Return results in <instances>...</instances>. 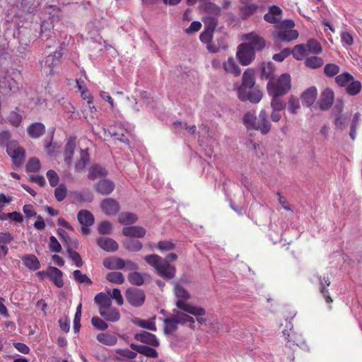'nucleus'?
Returning a JSON list of instances; mask_svg holds the SVG:
<instances>
[{
    "label": "nucleus",
    "mask_w": 362,
    "mask_h": 362,
    "mask_svg": "<svg viewBox=\"0 0 362 362\" xmlns=\"http://www.w3.org/2000/svg\"><path fill=\"white\" fill-rule=\"evenodd\" d=\"M144 259L163 279L170 280L175 276L176 268L169 263L168 259L163 258L158 255L152 254L146 255Z\"/></svg>",
    "instance_id": "nucleus-1"
},
{
    "label": "nucleus",
    "mask_w": 362,
    "mask_h": 362,
    "mask_svg": "<svg viewBox=\"0 0 362 362\" xmlns=\"http://www.w3.org/2000/svg\"><path fill=\"white\" fill-rule=\"evenodd\" d=\"M174 293L177 298L175 305L178 309L194 316L205 315L206 310L204 308L188 303L191 296L183 286L176 284L174 287Z\"/></svg>",
    "instance_id": "nucleus-2"
},
{
    "label": "nucleus",
    "mask_w": 362,
    "mask_h": 362,
    "mask_svg": "<svg viewBox=\"0 0 362 362\" xmlns=\"http://www.w3.org/2000/svg\"><path fill=\"white\" fill-rule=\"evenodd\" d=\"M94 302L98 307L100 315L106 321L115 322L120 319L119 310L112 307V300L107 294L98 293L94 297Z\"/></svg>",
    "instance_id": "nucleus-3"
},
{
    "label": "nucleus",
    "mask_w": 362,
    "mask_h": 362,
    "mask_svg": "<svg viewBox=\"0 0 362 362\" xmlns=\"http://www.w3.org/2000/svg\"><path fill=\"white\" fill-rule=\"evenodd\" d=\"M294 26L295 23L292 20L282 21L275 26V30L272 33L273 38L281 42H291L297 39L298 33L292 29Z\"/></svg>",
    "instance_id": "nucleus-4"
},
{
    "label": "nucleus",
    "mask_w": 362,
    "mask_h": 362,
    "mask_svg": "<svg viewBox=\"0 0 362 362\" xmlns=\"http://www.w3.org/2000/svg\"><path fill=\"white\" fill-rule=\"evenodd\" d=\"M268 94L284 95L291 88V76L288 74H281L276 80L270 79L267 85Z\"/></svg>",
    "instance_id": "nucleus-5"
},
{
    "label": "nucleus",
    "mask_w": 362,
    "mask_h": 362,
    "mask_svg": "<svg viewBox=\"0 0 362 362\" xmlns=\"http://www.w3.org/2000/svg\"><path fill=\"white\" fill-rule=\"evenodd\" d=\"M63 44L59 46V49L49 54L42 61V67L47 76H52L58 72L61 63V58L63 55Z\"/></svg>",
    "instance_id": "nucleus-6"
},
{
    "label": "nucleus",
    "mask_w": 362,
    "mask_h": 362,
    "mask_svg": "<svg viewBox=\"0 0 362 362\" xmlns=\"http://www.w3.org/2000/svg\"><path fill=\"white\" fill-rule=\"evenodd\" d=\"M237 57L242 65L247 66L255 59V52L250 45L242 43L238 47Z\"/></svg>",
    "instance_id": "nucleus-7"
},
{
    "label": "nucleus",
    "mask_w": 362,
    "mask_h": 362,
    "mask_svg": "<svg viewBox=\"0 0 362 362\" xmlns=\"http://www.w3.org/2000/svg\"><path fill=\"white\" fill-rule=\"evenodd\" d=\"M125 296L127 302L134 307L141 306L146 299L144 291L136 288H129L126 291Z\"/></svg>",
    "instance_id": "nucleus-8"
},
{
    "label": "nucleus",
    "mask_w": 362,
    "mask_h": 362,
    "mask_svg": "<svg viewBox=\"0 0 362 362\" xmlns=\"http://www.w3.org/2000/svg\"><path fill=\"white\" fill-rule=\"evenodd\" d=\"M243 40L247 41L245 43L250 45L255 52L262 51L266 47L265 40L255 32L244 35Z\"/></svg>",
    "instance_id": "nucleus-9"
},
{
    "label": "nucleus",
    "mask_w": 362,
    "mask_h": 362,
    "mask_svg": "<svg viewBox=\"0 0 362 362\" xmlns=\"http://www.w3.org/2000/svg\"><path fill=\"white\" fill-rule=\"evenodd\" d=\"M6 152L14 163H21L25 157V151L16 141H10L6 145Z\"/></svg>",
    "instance_id": "nucleus-10"
},
{
    "label": "nucleus",
    "mask_w": 362,
    "mask_h": 362,
    "mask_svg": "<svg viewBox=\"0 0 362 362\" xmlns=\"http://www.w3.org/2000/svg\"><path fill=\"white\" fill-rule=\"evenodd\" d=\"M0 88L7 94L10 92H15L18 87L16 81L6 71L0 75Z\"/></svg>",
    "instance_id": "nucleus-11"
},
{
    "label": "nucleus",
    "mask_w": 362,
    "mask_h": 362,
    "mask_svg": "<svg viewBox=\"0 0 362 362\" xmlns=\"http://www.w3.org/2000/svg\"><path fill=\"white\" fill-rule=\"evenodd\" d=\"M238 95L240 100H250L252 103H258L262 98V93L259 90H251L247 92V90L243 88H238Z\"/></svg>",
    "instance_id": "nucleus-12"
},
{
    "label": "nucleus",
    "mask_w": 362,
    "mask_h": 362,
    "mask_svg": "<svg viewBox=\"0 0 362 362\" xmlns=\"http://www.w3.org/2000/svg\"><path fill=\"white\" fill-rule=\"evenodd\" d=\"M282 13L283 11L279 6L272 5L269 6V11L264 14V20L269 23L278 25L281 22Z\"/></svg>",
    "instance_id": "nucleus-13"
},
{
    "label": "nucleus",
    "mask_w": 362,
    "mask_h": 362,
    "mask_svg": "<svg viewBox=\"0 0 362 362\" xmlns=\"http://www.w3.org/2000/svg\"><path fill=\"white\" fill-rule=\"evenodd\" d=\"M100 207L103 213L108 216L116 214L119 210V203L112 198L103 199L100 203Z\"/></svg>",
    "instance_id": "nucleus-14"
},
{
    "label": "nucleus",
    "mask_w": 362,
    "mask_h": 362,
    "mask_svg": "<svg viewBox=\"0 0 362 362\" xmlns=\"http://www.w3.org/2000/svg\"><path fill=\"white\" fill-rule=\"evenodd\" d=\"M334 94L332 89H325L320 96L319 107L322 110H329L334 102Z\"/></svg>",
    "instance_id": "nucleus-15"
},
{
    "label": "nucleus",
    "mask_w": 362,
    "mask_h": 362,
    "mask_svg": "<svg viewBox=\"0 0 362 362\" xmlns=\"http://www.w3.org/2000/svg\"><path fill=\"white\" fill-rule=\"evenodd\" d=\"M257 123L256 130L259 131L262 134H267L270 131L272 125L268 119V114L265 110L260 111Z\"/></svg>",
    "instance_id": "nucleus-16"
},
{
    "label": "nucleus",
    "mask_w": 362,
    "mask_h": 362,
    "mask_svg": "<svg viewBox=\"0 0 362 362\" xmlns=\"http://www.w3.org/2000/svg\"><path fill=\"white\" fill-rule=\"evenodd\" d=\"M135 339L144 344H148L152 346H158L159 341L156 335L146 331H141L134 335Z\"/></svg>",
    "instance_id": "nucleus-17"
},
{
    "label": "nucleus",
    "mask_w": 362,
    "mask_h": 362,
    "mask_svg": "<svg viewBox=\"0 0 362 362\" xmlns=\"http://www.w3.org/2000/svg\"><path fill=\"white\" fill-rule=\"evenodd\" d=\"M115 183L109 179H102L95 185V190L102 195H108L115 189Z\"/></svg>",
    "instance_id": "nucleus-18"
},
{
    "label": "nucleus",
    "mask_w": 362,
    "mask_h": 362,
    "mask_svg": "<svg viewBox=\"0 0 362 362\" xmlns=\"http://www.w3.org/2000/svg\"><path fill=\"white\" fill-rule=\"evenodd\" d=\"M317 95V90L315 86L307 88L300 96L303 105L310 107L315 103Z\"/></svg>",
    "instance_id": "nucleus-19"
},
{
    "label": "nucleus",
    "mask_w": 362,
    "mask_h": 362,
    "mask_svg": "<svg viewBox=\"0 0 362 362\" xmlns=\"http://www.w3.org/2000/svg\"><path fill=\"white\" fill-rule=\"evenodd\" d=\"M122 233L126 237L141 238L146 235V230L141 226H133L123 228Z\"/></svg>",
    "instance_id": "nucleus-20"
},
{
    "label": "nucleus",
    "mask_w": 362,
    "mask_h": 362,
    "mask_svg": "<svg viewBox=\"0 0 362 362\" xmlns=\"http://www.w3.org/2000/svg\"><path fill=\"white\" fill-rule=\"evenodd\" d=\"M76 148V138L70 136L65 145V150L64 153V162L69 167L72 163V158Z\"/></svg>",
    "instance_id": "nucleus-21"
},
{
    "label": "nucleus",
    "mask_w": 362,
    "mask_h": 362,
    "mask_svg": "<svg viewBox=\"0 0 362 362\" xmlns=\"http://www.w3.org/2000/svg\"><path fill=\"white\" fill-rule=\"evenodd\" d=\"M130 347L135 351L143 354L144 356L148 357V358H156L158 356V351L151 347H149L146 345H138L134 343H132L130 344Z\"/></svg>",
    "instance_id": "nucleus-22"
},
{
    "label": "nucleus",
    "mask_w": 362,
    "mask_h": 362,
    "mask_svg": "<svg viewBox=\"0 0 362 362\" xmlns=\"http://www.w3.org/2000/svg\"><path fill=\"white\" fill-rule=\"evenodd\" d=\"M255 83V72L252 69H247L242 77V84L239 88H243V90L251 89Z\"/></svg>",
    "instance_id": "nucleus-23"
},
{
    "label": "nucleus",
    "mask_w": 362,
    "mask_h": 362,
    "mask_svg": "<svg viewBox=\"0 0 362 362\" xmlns=\"http://www.w3.org/2000/svg\"><path fill=\"white\" fill-rule=\"evenodd\" d=\"M62 276L63 273L60 269L55 267H49L48 277L58 288H62L64 286Z\"/></svg>",
    "instance_id": "nucleus-24"
},
{
    "label": "nucleus",
    "mask_w": 362,
    "mask_h": 362,
    "mask_svg": "<svg viewBox=\"0 0 362 362\" xmlns=\"http://www.w3.org/2000/svg\"><path fill=\"white\" fill-rule=\"evenodd\" d=\"M98 246L107 252H115L118 250L117 243L110 238H100L97 240Z\"/></svg>",
    "instance_id": "nucleus-25"
},
{
    "label": "nucleus",
    "mask_w": 362,
    "mask_h": 362,
    "mask_svg": "<svg viewBox=\"0 0 362 362\" xmlns=\"http://www.w3.org/2000/svg\"><path fill=\"white\" fill-rule=\"evenodd\" d=\"M21 260L25 267L30 270L36 271L40 268V262L35 255H25L21 257Z\"/></svg>",
    "instance_id": "nucleus-26"
},
{
    "label": "nucleus",
    "mask_w": 362,
    "mask_h": 362,
    "mask_svg": "<svg viewBox=\"0 0 362 362\" xmlns=\"http://www.w3.org/2000/svg\"><path fill=\"white\" fill-rule=\"evenodd\" d=\"M27 132L30 138L37 139L45 134V126L41 122H35L28 127Z\"/></svg>",
    "instance_id": "nucleus-27"
},
{
    "label": "nucleus",
    "mask_w": 362,
    "mask_h": 362,
    "mask_svg": "<svg viewBox=\"0 0 362 362\" xmlns=\"http://www.w3.org/2000/svg\"><path fill=\"white\" fill-rule=\"evenodd\" d=\"M103 264L108 269L119 270L124 268V259L117 257L106 258Z\"/></svg>",
    "instance_id": "nucleus-28"
},
{
    "label": "nucleus",
    "mask_w": 362,
    "mask_h": 362,
    "mask_svg": "<svg viewBox=\"0 0 362 362\" xmlns=\"http://www.w3.org/2000/svg\"><path fill=\"white\" fill-rule=\"evenodd\" d=\"M213 33H214V32L204 29V30L200 34L199 39L202 42L207 45V49L210 52H211L213 53H216L219 51V49L214 47L211 45V41L213 39Z\"/></svg>",
    "instance_id": "nucleus-29"
},
{
    "label": "nucleus",
    "mask_w": 362,
    "mask_h": 362,
    "mask_svg": "<svg viewBox=\"0 0 362 362\" xmlns=\"http://www.w3.org/2000/svg\"><path fill=\"white\" fill-rule=\"evenodd\" d=\"M318 279L320 281V287H319L320 291L321 294L323 296V297L325 298L326 303L328 304H330L331 303H332L333 300H332L331 296L329 295L328 290L326 288V287H327L330 285V281L328 278H325V277L322 278V276H319Z\"/></svg>",
    "instance_id": "nucleus-30"
},
{
    "label": "nucleus",
    "mask_w": 362,
    "mask_h": 362,
    "mask_svg": "<svg viewBox=\"0 0 362 362\" xmlns=\"http://www.w3.org/2000/svg\"><path fill=\"white\" fill-rule=\"evenodd\" d=\"M77 218L82 226H92L94 223L93 215L88 210L83 209L78 211Z\"/></svg>",
    "instance_id": "nucleus-31"
},
{
    "label": "nucleus",
    "mask_w": 362,
    "mask_h": 362,
    "mask_svg": "<svg viewBox=\"0 0 362 362\" xmlns=\"http://www.w3.org/2000/svg\"><path fill=\"white\" fill-rule=\"evenodd\" d=\"M243 4L244 5L243 6L240 7V11L243 19L248 18L258 9V5L256 4L245 2V4Z\"/></svg>",
    "instance_id": "nucleus-32"
},
{
    "label": "nucleus",
    "mask_w": 362,
    "mask_h": 362,
    "mask_svg": "<svg viewBox=\"0 0 362 362\" xmlns=\"http://www.w3.org/2000/svg\"><path fill=\"white\" fill-rule=\"evenodd\" d=\"M269 95L271 97V107H272V110L283 111L286 108V103L282 99V98H281L282 95H276L275 93H274V94H269Z\"/></svg>",
    "instance_id": "nucleus-33"
},
{
    "label": "nucleus",
    "mask_w": 362,
    "mask_h": 362,
    "mask_svg": "<svg viewBox=\"0 0 362 362\" xmlns=\"http://www.w3.org/2000/svg\"><path fill=\"white\" fill-rule=\"evenodd\" d=\"M223 68L228 73L232 74L235 76H240L241 70L235 63L233 58L230 57L223 63Z\"/></svg>",
    "instance_id": "nucleus-34"
},
{
    "label": "nucleus",
    "mask_w": 362,
    "mask_h": 362,
    "mask_svg": "<svg viewBox=\"0 0 362 362\" xmlns=\"http://www.w3.org/2000/svg\"><path fill=\"white\" fill-rule=\"evenodd\" d=\"M137 219V216L132 212H122L118 215V221L125 226L136 223Z\"/></svg>",
    "instance_id": "nucleus-35"
},
{
    "label": "nucleus",
    "mask_w": 362,
    "mask_h": 362,
    "mask_svg": "<svg viewBox=\"0 0 362 362\" xmlns=\"http://www.w3.org/2000/svg\"><path fill=\"white\" fill-rule=\"evenodd\" d=\"M90 160L88 150H81L80 152V159L75 164V170L80 172L83 170L88 164Z\"/></svg>",
    "instance_id": "nucleus-36"
},
{
    "label": "nucleus",
    "mask_w": 362,
    "mask_h": 362,
    "mask_svg": "<svg viewBox=\"0 0 362 362\" xmlns=\"http://www.w3.org/2000/svg\"><path fill=\"white\" fill-rule=\"evenodd\" d=\"M106 175L107 171L105 168L100 165H95L90 168L88 177L89 179L93 180L97 178L105 177Z\"/></svg>",
    "instance_id": "nucleus-37"
},
{
    "label": "nucleus",
    "mask_w": 362,
    "mask_h": 362,
    "mask_svg": "<svg viewBox=\"0 0 362 362\" xmlns=\"http://www.w3.org/2000/svg\"><path fill=\"white\" fill-rule=\"evenodd\" d=\"M202 8L208 16H218L221 13V8L216 4L209 1H206L203 4Z\"/></svg>",
    "instance_id": "nucleus-38"
},
{
    "label": "nucleus",
    "mask_w": 362,
    "mask_h": 362,
    "mask_svg": "<svg viewBox=\"0 0 362 362\" xmlns=\"http://www.w3.org/2000/svg\"><path fill=\"white\" fill-rule=\"evenodd\" d=\"M96 338L99 342L107 346H113L117 341L115 336L107 333H100L97 335Z\"/></svg>",
    "instance_id": "nucleus-39"
},
{
    "label": "nucleus",
    "mask_w": 362,
    "mask_h": 362,
    "mask_svg": "<svg viewBox=\"0 0 362 362\" xmlns=\"http://www.w3.org/2000/svg\"><path fill=\"white\" fill-rule=\"evenodd\" d=\"M257 117L255 112H247L243 117V122L248 129H256Z\"/></svg>",
    "instance_id": "nucleus-40"
},
{
    "label": "nucleus",
    "mask_w": 362,
    "mask_h": 362,
    "mask_svg": "<svg viewBox=\"0 0 362 362\" xmlns=\"http://www.w3.org/2000/svg\"><path fill=\"white\" fill-rule=\"evenodd\" d=\"M123 245L126 250L131 252H139L142 248V243L132 238L124 240Z\"/></svg>",
    "instance_id": "nucleus-41"
},
{
    "label": "nucleus",
    "mask_w": 362,
    "mask_h": 362,
    "mask_svg": "<svg viewBox=\"0 0 362 362\" xmlns=\"http://www.w3.org/2000/svg\"><path fill=\"white\" fill-rule=\"evenodd\" d=\"M293 57L297 60H302L309 53L305 44L296 45L292 50Z\"/></svg>",
    "instance_id": "nucleus-42"
},
{
    "label": "nucleus",
    "mask_w": 362,
    "mask_h": 362,
    "mask_svg": "<svg viewBox=\"0 0 362 362\" xmlns=\"http://www.w3.org/2000/svg\"><path fill=\"white\" fill-rule=\"evenodd\" d=\"M305 45L309 54H319L322 52L320 44L315 39H310Z\"/></svg>",
    "instance_id": "nucleus-43"
},
{
    "label": "nucleus",
    "mask_w": 362,
    "mask_h": 362,
    "mask_svg": "<svg viewBox=\"0 0 362 362\" xmlns=\"http://www.w3.org/2000/svg\"><path fill=\"white\" fill-rule=\"evenodd\" d=\"M353 79L354 76L351 74L344 72L336 76L335 82L341 87H346Z\"/></svg>",
    "instance_id": "nucleus-44"
},
{
    "label": "nucleus",
    "mask_w": 362,
    "mask_h": 362,
    "mask_svg": "<svg viewBox=\"0 0 362 362\" xmlns=\"http://www.w3.org/2000/svg\"><path fill=\"white\" fill-rule=\"evenodd\" d=\"M361 90V83L358 81H355L354 78L346 87V92L348 95L354 96L358 95Z\"/></svg>",
    "instance_id": "nucleus-45"
},
{
    "label": "nucleus",
    "mask_w": 362,
    "mask_h": 362,
    "mask_svg": "<svg viewBox=\"0 0 362 362\" xmlns=\"http://www.w3.org/2000/svg\"><path fill=\"white\" fill-rule=\"evenodd\" d=\"M274 66L272 62L263 63L262 65V78L273 79Z\"/></svg>",
    "instance_id": "nucleus-46"
},
{
    "label": "nucleus",
    "mask_w": 362,
    "mask_h": 362,
    "mask_svg": "<svg viewBox=\"0 0 362 362\" xmlns=\"http://www.w3.org/2000/svg\"><path fill=\"white\" fill-rule=\"evenodd\" d=\"M128 281L132 285L141 286L144 284V275L138 272H133L128 274Z\"/></svg>",
    "instance_id": "nucleus-47"
},
{
    "label": "nucleus",
    "mask_w": 362,
    "mask_h": 362,
    "mask_svg": "<svg viewBox=\"0 0 362 362\" xmlns=\"http://www.w3.org/2000/svg\"><path fill=\"white\" fill-rule=\"evenodd\" d=\"M106 279L113 284H122L124 282V276L119 272H111L107 274Z\"/></svg>",
    "instance_id": "nucleus-48"
},
{
    "label": "nucleus",
    "mask_w": 362,
    "mask_h": 362,
    "mask_svg": "<svg viewBox=\"0 0 362 362\" xmlns=\"http://www.w3.org/2000/svg\"><path fill=\"white\" fill-rule=\"evenodd\" d=\"M173 316L177 322V323H181L184 325L189 322L190 323V327H194V324L195 322L194 317L182 313H177V314L173 315Z\"/></svg>",
    "instance_id": "nucleus-49"
},
{
    "label": "nucleus",
    "mask_w": 362,
    "mask_h": 362,
    "mask_svg": "<svg viewBox=\"0 0 362 362\" xmlns=\"http://www.w3.org/2000/svg\"><path fill=\"white\" fill-rule=\"evenodd\" d=\"M323 59L317 56L308 57L305 61V66L311 69L320 68L323 65Z\"/></svg>",
    "instance_id": "nucleus-50"
},
{
    "label": "nucleus",
    "mask_w": 362,
    "mask_h": 362,
    "mask_svg": "<svg viewBox=\"0 0 362 362\" xmlns=\"http://www.w3.org/2000/svg\"><path fill=\"white\" fill-rule=\"evenodd\" d=\"M205 30L214 32L218 24V16H207L204 18Z\"/></svg>",
    "instance_id": "nucleus-51"
},
{
    "label": "nucleus",
    "mask_w": 362,
    "mask_h": 362,
    "mask_svg": "<svg viewBox=\"0 0 362 362\" xmlns=\"http://www.w3.org/2000/svg\"><path fill=\"white\" fill-rule=\"evenodd\" d=\"M360 117V113L356 112L354 114L353 119L351 120L349 136L353 141L355 140L356 137V129L359 124Z\"/></svg>",
    "instance_id": "nucleus-52"
},
{
    "label": "nucleus",
    "mask_w": 362,
    "mask_h": 362,
    "mask_svg": "<svg viewBox=\"0 0 362 362\" xmlns=\"http://www.w3.org/2000/svg\"><path fill=\"white\" fill-rule=\"evenodd\" d=\"M73 278L78 283L86 284L88 285H91L93 284L91 279L86 274H82V272L78 269L74 271Z\"/></svg>",
    "instance_id": "nucleus-53"
},
{
    "label": "nucleus",
    "mask_w": 362,
    "mask_h": 362,
    "mask_svg": "<svg viewBox=\"0 0 362 362\" xmlns=\"http://www.w3.org/2000/svg\"><path fill=\"white\" fill-rule=\"evenodd\" d=\"M164 323H165V332L168 334L173 333L177 328V324H178V323L175 320V319L173 317V316H172L170 317L165 318L164 320Z\"/></svg>",
    "instance_id": "nucleus-54"
},
{
    "label": "nucleus",
    "mask_w": 362,
    "mask_h": 362,
    "mask_svg": "<svg viewBox=\"0 0 362 362\" xmlns=\"http://www.w3.org/2000/svg\"><path fill=\"white\" fill-rule=\"evenodd\" d=\"M92 325L98 330L104 331L108 328V325L98 316H94L91 319Z\"/></svg>",
    "instance_id": "nucleus-55"
},
{
    "label": "nucleus",
    "mask_w": 362,
    "mask_h": 362,
    "mask_svg": "<svg viewBox=\"0 0 362 362\" xmlns=\"http://www.w3.org/2000/svg\"><path fill=\"white\" fill-rule=\"evenodd\" d=\"M300 109V103L298 98L291 95L288 100V111L292 114H296Z\"/></svg>",
    "instance_id": "nucleus-56"
},
{
    "label": "nucleus",
    "mask_w": 362,
    "mask_h": 362,
    "mask_svg": "<svg viewBox=\"0 0 362 362\" xmlns=\"http://www.w3.org/2000/svg\"><path fill=\"white\" fill-rule=\"evenodd\" d=\"M81 309L82 305L80 303L76 308V311L74 319V331L75 333L78 332L81 328L80 321L81 317Z\"/></svg>",
    "instance_id": "nucleus-57"
},
{
    "label": "nucleus",
    "mask_w": 362,
    "mask_h": 362,
    "mask_svg": "<svg viewBox=\"0 0 362 362\" xmlns=\"http://www.w3.org/2000/svg\"><path fill=\"white\" fill-rule=\"evenodd\" d=\"M8 119L12 126L18 127L22 122V116L17 112L12 111L8 117Z\"/></svg>",
    "instance_id": "nucleus-58"
},
{
    "label": "nucleus",
    "mask_w": 362,
    "mask_h": 362,
    "mask_svg": "<svg viewBox=\"0 0 362 362\" xmlns=\"http://www.w3.org/2000/svg\"><path fill=\"white\" fill-rule=\"evenodd\" d=\"M324 72L327 76L333 77L339 72V67L335 64H327L324 67Z\"/></svg>",
    "instance_id": "nucleus-59"
},
{
    "label": "nucleus",
    "mask_w": 362,
    "mask_h": 362,
    "mask_svg": "<svg viewBox=\"0 0 362 362\" xmlns=\"http://www.w3.org/2000/svg\"><path fill=\"white\" fill-rule=\"evenodd\" d=\"M40 168V162L36 158H31L26 165V170L30 173L37 172Z\"/></svg>",
    "instance_id": "nucleus-60"
},
{
    "label": "nucleus",
    "mask_w": 362,
    "mask_h": 362,
    "mask_svg": "<svg viewBox=\"0 0 362 362\" xmlns=\"http://www.w3.org/2000/svg\"><path fill=\"white\" fill-rule=\"evenodd\" d=\"M67 194V189L64 185L61 184L54 190V196L58 202H62L64 199Z\"/></svg>",
    "instance_id": "nucleus-61"
},
{
    "label": "nucleus",
    "mask_w": 362,
    "mask_h": 362,
    "mask_svg": "<svg viewBox=\"0 0 362 362\" xmlns=\"http://www.w3.org/2000/svg\"><path fill=\"white\" fill-rule=\"evenodd\" d=\"M67 252L69 254L70 258L75 262L77 267H81L83 265V261L78 252L74 251L71 248L68 246Z\"/></svg>",
    "instance_id": "nucleus-62"
},
{
    "label": "nucleus",
    "mask_w": 362,
    "mask_h": 362,
    "mask_svg": "<svg viewBox=\"0 0 362 362\" xmlns=\"http://www.w3.org/2000/svg\"><path fill=\"white\" fill-rule=\"evenodd\" d=\"M112 226L110 222L107 221H102L98 226V233L100 235L110 234L112 231Z\"/></svg>",
    "instance_id": "nucleus-63"
},
{
    "label": "nucleus",
    "mask_w": 362,
    "mask_h": 362,
    "mask_svg": "<svg viewBox=\"0 0 362 362\" xmlns=\"http://www.w3.org/2000/svg\"><path fill=\"white\" fill-rule=\"evenodd\" d=\"M175 247V244L169 240L159 241L156 245V248L160 251H170L173 250Z\"/></svg>",
    "instance_id": "nucleus-64"
}]
</instances>
